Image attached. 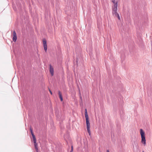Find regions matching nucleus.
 <instances>
[{
  "mask_svg": "<svg viewBox=\"0 0 152 152\" xmlns=\"http://www.w3.org/2000/svg\"><path fill=\"white\" fill-rule=\"evenodd\" d=\"M112 2L114 4H117V2H115V0H112Z\"/></svg>",
  "mask_w": 152,
  "mask_h": 152,
  "instance_id": "f8f14e48",
  "label": "nucleus"
},
{
  "mask_svg": "<svg viewBox=\"0 0 152 152\" xmlns=\"http://www.w3.org/2000/svg\"><path fill=\"white\" fill-rule=\"evenodd\" d=\"M117 4L114 5V6L112 7V13L113 15H116L118 13H117Z\"/></svg>",
  "mask_w": 152,
  "mask_h": 152,
  "instance_id": "7ed1b4c3",
  "label": "nucleus"
},
{
  "mask_svg": "<svg viewBox=\"0 0 152 152\" xmlns=\"http://www.w3.org/2000/svg\"><path fill=\"white\" fill-rule=\"evenodd\" d=\"M140 134L141 137V142L145 145L146 144L145 133L142 129H140Z\"/></svg>",
  "mask_w": 152,
  "mask_h": 152,
  "instance_id": "f03ea898",
  "label": "nucleus"
},
{
  "mask_svg": "<svg viewBox=\"0 0 152 152\" xmlns=\"http://www.w3.org/2000/svg\"><path fill=\"white\" fill-rule=\"evenodd\" d=\"M43 47L44 50L46 52L47 49V44L46 41L45 40H43Z\"/></svg>",
  "mask_w": 152,
  "mask_h": 152,
  "instance_id": "0eeeda50",
  "label": "nucleus"
},
{
  "mask_svg": "<svg viewBox=\"0 0 152 152\" xmlns=\"http://www.w3.org/2000/svg\"><path fill=\"white\" fill-rule=\"evenodd\" d=\"M12 5H13V6H12L14 10H15V11H16L17 10V9L16 8V7H14V5L13 4H12Z\"/></svg>",
  "mask_w": 152,
  "mask_h": 152,
  "instance_id": "4468645a",
  "label": "nucleus"
},
{
  "mask_svg": "<svg viewBox=\"0 0 152 152\" xmlns=\"http://www.w3.org/2000/svg\"><path fill=\"white\" fill-rule=\"evenodd\" d=\"M85 118H86V117H88V115L87 110V109H85Z\"/></svg>",
  "mask_w": 152,
  "mask_h": 152,
  "instance_id": "9d476101",
  "label": "nucleus"
},
{
  "mask_svg": "<svg viewBox=\"0 0 152 152\" xmlns=\"http://www.w3.org/2000/svg\"><path fill=\"white\" fill-rule=\"evenodd\" d=\"M50 71L52 76H53L54 74L53 69L51 64L50 65Z\"/></svg>",
  "mask_w": 152,
  "mask_h": 152,
  "instance_id": "6e6552de",
  "label": "nucleus"
},
{
  "mask_svg": "<svg viewBox=\"0 0 152 152\" xmlns=\"http://www.w3.org/2000/svg\"><path fill=\"white\" fill-rule=\"evenodd\" d=\"M86 124L87 129H89L90 127V124L89 122L88 117H86Z\"/></svg>",
  "mask_w": 152,
  "mask_h": 152,
  "instance_id": "39448f33",
  "label": "nucleus"
},
{
  "mask_svg": "<svg viewBox=\"0 0 152 152\" xmlns=\"http://www.w3.org/2000/svg\"><path fill=\"white\" fill-rule=\"evenodd\" d=\"M134 145H135V141H134V144H132V145L133 148L134 147Z\"/></svg>",
  "mask_w": 152,
  "mask_h": 152,
  "instance_id": "dca6fc26",
  "label": "nucleus"
},
{
  "mask_svg": "<svg viewBox=\"0 0 152 152\" xmlns=\"http://www.w3.org/2000/svg\"><path fill=\"white\" fill-rule=\"evenodd\" d=\"M58 94L59 96V97L60 99V100L61 101H62L63 100V99L62 96L60 91H59L58 92Z\"/></svg>",
  "mask_w": 152,
  "mask_h": 152,
  "instance_id": "1a4fd4ad",
  "label": "nucleus"
},
{
  "mask_svg": "<svg viewBox=\"0 0 152 152\" xmlns=\"http://www.w3.org/2000/svg\"><path fill=\"white\" fill-rule=\"evenodd\" d=\"M49 91L50 93L51 94H52V92L51 91L50 89H49Z\"/></svg>",
  "mask_w": 152,
  "mask_h": 152,
  "instance_id": "f3484780",
  "label": "nucleus"
},
{
  "mask_svg": "<svg viewBox=\"0 0 152 152\" xmlns=\"http://www.w3.org/2000/svg\"><path fill=\"white\" fill-rule=\"evenodd\" d=\"M107 152H110L109 150H107Z\"/></svg>",
  "mask_w": 152,
  "mask_h": 152,
  "instance_id": "a211bd4d",
  "label": "nucleus"
},
{
  "mask_svg": "<svg viewBox=\"0 0 152 152\" xmlns=\"http://www.w3.org/2000/svg\"><path fill=\"white\" fill-rule=\"evenodd\" d=\"M142 152H144V151H142Z\"/></svg>",
  "mask_w": 152,
  "mask_h": 152,
  "instance_id": "aec40b11",
  "label": "nucleus"
},
{
  "mask_svg": "<svg viewBox=\"0 0 152 152\" xmlns=\"http://www.w3.org/2000/svg\"><path fill=\"white\" fill-rule=\"evenodd\" d=\"M73 151V146L72 145L71 146V149L70 152H72Z\"/></svg>",
  "mask_w": 152,
  "mask_h": 152,
  "instance_id": "2eb2a0df",
  "label": "nucleus"
},
{
  "mask_svg": "<svg viewBox=\"0 0 152 152\" xmlns=\"http://www.w3.org/2000/svg\"><path fill=\"white\" fill-rule=\"evenodd\" d=\"M12 39L14 42H15L17 39L16 34L15 31H14L13 32V37Z\"/></svg>",
  "mask_w": 152,
  "mask_h": 152,
  "instance_id": "423d86ee",
  "label": "nucleus"
},
{
  "mask_svg": "<svg viewBox=\"0 0 152 152\" xmlns=\"http://www.w3.org/2000/svg\"><path fill=\"white\" fill-rule=\"evenodd\" d=\"M80 98L81 99H82V97L81 96L80 97Z\"/></svg>",
  "mask_w": 152,
  "mask_h": 152,
  "instance_id": "6ab92c4d",
  "label": "nucleus"
},
{
  "mask_svg": "<svg viewBox=\"0 0 152 152\" xmlns=\"http://www.w3.org/2000/svg\"><path fill=\"white\" fill-rule=\"evenodd\" d=\"M115 16L117 17L118 19V20H120V17L119 16V14L118 13V14H117L116 15H115Z\"/></svg>",
  "mask_w": 152,
  "mask_h": 152,
  "instance_id": "9b49d317",
  "label": "nucleus"
},
{
  "mask_svg": "<svg viewBox=\"0 0 152 152\" xmlns=\"http://www.w3.org/2000/svg\"><path fill=\"white\" fill-rule=\"evenodd\" d=\"M87 129V131H88V132L89 134V135H90L91 134V132H90V128H89V129Z\"/></svg>",
  "mask_w": 152,
  "mask_h": 152,
  "instance_id": "ddd939ff",
  "label": "nucleus"
},
{
  "mask_svg": "<svg viewBox=\"0 0 152 152\" xmlns=\"http://www.w3.org/2000/svg\"><path fill=\"white\" fill-rule=\"evenodd\" d=\"M30 131L31 133V134L32 135V136L33 141H34V145L35 148L36 149V151H38V149L37 146V143H36V138L35 137V135H34L33 130H32V129L31 128V127H30Z\"/></svg>",
  "mask_w": 152,
  "mask_h": 152,
  "instance_id": "f257e3e1",
  "label": "nucleus"
},
{
  "mask_svg": "<svg viewBox=\"0 0 152 152\" xmlns=\"http://www.w3.org/2000/svg\"><path fill=\"white\" fill-rule=\"evenodd\" d=\"M21 3H22V1L21 0H18L16 2V4L18 8L20 9H21Z\"/></svg>",
  "mask_w": 152,
  "mask_h": 152,
  "instance_id": "20e7f679",
  "label": "nucleus"
}]
</instances>
